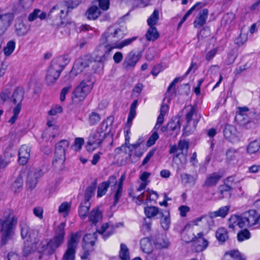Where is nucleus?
Instances as JSON below:
<instances>
[{
	"instance_id": "nucleus-1",
	"label": "nucleus",
	"mask_w": 260,
	"mask_h": 260,
	"mask_svg": "<svg viewBox=\"0 0 260 260\" xmlns=\"http://www.w3.org/2000/svg\"><path fill=\"white\" fill-rule=\"evenodd\" d=\"M124 36L123 31L119 28L115 26L108 27L101 38L100 44L93 54L95 60L98 62L107 61L110 58L111 52L113 49H121L130 45L137 38L133 37L118 42Z\"/></svg>"
},
{
	"instance_id": "nucleus-2",
	"label": "nucleus",
	"mask_w": 260,
	"mask_h": 260,
	"mask_svg": "<svg viewBox=\"0 0 260 260\" xmlns=\"http://www.w3.org/2000/svg\"><path fill=\"white\" fill-rule=\"evenodd\" d=\"M229 227L235 230L239 228H253L260 226V214L255 210H250L241 215H233L229 219Z\"/></svg>"
},
{
	"instance_id": "nucleus-3",
	"label": "nucleus",
	"mask_w": 260,
	"mask_h": 260,
	"mask_svg": "<svg viewBox=\"0 0 260 260\" xmlns=\"http://www.w3.org/2000/svg\"><path fill=\"white\" fill-rule=\"evenodd\" d=\"M17 223V218L14 211L10 209H6L0 218V234L3 245L6 244L12 238Z\"/></svg>"
},
{
	"instance_id": "nucleus-4",
	"label": "nucleus",
	"mask_w": 260,
	"mask_h": 260,
	"mask_svg": "<svg viewBox=\"0 0 260 260\" xmlns=\"http://www.w3.org/2000/svg\"><path fill=\"white\" fill-rule=\"evenodd\" d=\"M65 223H61L57 228L54 237L49 241L44 240L38 247L39 252L47 255H52L56 250L63 243L64 239Z\"/></svg>"
},
{
	"instance_id": "nucleus-5",
	"label": "nucleus",
	"mask_w": 260,
	"mask_h": 260,
	"mask_svg": "<svg viewBox=\"0 0 260 260\" xmlns=\"http://www.w3.org/2000/svg\"><path fill=\"white\" fill-rule=\"evenodd\" d=\"M81 0H69L68 3L61 2L51 9L48 17L54 21V24L60 26L66 22L63 21L67 16L69 8H76L80 3Z\"/></svg>"
},
{
	"instance_id": "nucleus-6",
	"label": "nucleus",
	"mask_w": 260,
	"mask_h": 260,
	"mask_svg": "<svg viewBox=\"0 0 260 260\" xmlns=\"http://www.w3.org/2000/svg\"><path fill=\"white\" fill-rule=\"evenodd\" d=\"M21 235L23 239H26L23 250V255L25 257L38 250L37 245L39 240V234L37 230L32 229L25 224H21Z\"/></svg>"
},
{
	"instance_id": "nucleus-7",
	"label": "nucleus",
	"mask_w": 260,
	"mask_h": 260,
	"mask_svg": "<svg viewBox=\"0 0 260 260\" xmlns=\"http://www.w3.org/2000/svg\"><path fill=\"white\" fill-rule=\"evenodd\" d=\"M113 120L112 117H108L102 122L101 131H96L90 134L87 145L88 150H93L101 145L105 138L106 134L104 132L107 130L108 123L111 124Z\"/></svg>"
},
{
	"instance_id": "nucleus-8",
	"label": "nucleus",
	"mask_w": 260,
	"mask_h": 260,
	"mask_svg": "<svg viewBox=\"0 0 260 260\" xmlns=\"http://www.w3.org/2000/svg\"><path fill=\"white\" fill-rule=\"evenodd\" d=\"M186 109V123L184 128V133L185 135H189L196 130L200 116L197 113L196 107L194 106H189Z\"/></svg>"
},
{
	"instance_id": "nucleus-9",
	"label": "nucleus",
	"mask_w": 260,
	"mask_h": 260,
	"mask_svg": "<svg viewBox=\"0 0 260 260\" xmlns=\"http://www.w3.org/2000/svg\"><path fill=\"white\" fill-rule=\"evenodd\" d=\"M68 140H62L56 144L54 158L53 164L56 167L61 166L66 160V151L69 147Z\"/></svg>"
},
{
	"instance_id": "nucleus-10",
	"label": "nucleus",
	"mask_w": 260,
	"mask_h": 260,
	"mask_svg": "<svg viewBox=\"0 0 260 260\" xmlns=\"http://www.w3.org/2000/svg\"><path fill=\"white\" fill-rule=\"evenodd\" d=\"M94 80L91 79H85L78 86L73 92V98L82 101L91 91L93 88Z\"/></svg>"
},
{
	"instance_id": "nucleus-11",
	"label": "nucleus",
	"mask_w": 260,
	"mask_h": 260,
	"mask_svg": "<svg viewBox=\"0 0 260 260\" xmlns=\"http://www.w3.org/2000/svg\"><path fill=\"white\" fill-rule=\"evenodd\" d=\"M252 114V112H250L248 107H239L235 119L240 125L247 128H251L254 125V123L251 121Z\"/></svg>"
},
{
	"instance_id": "nucleus-12",
	"label": "nucleus",
	"mask_w": 260,
	"mask_h": 260,
	"mask_svg": "<svg viewBox=\"0 0 260 260\" xmlns=\"http://www.w3.org/2000/svg\"><path fill=\"white\" fill-rule=\"evenodd\" d=\"M91 61L88 56H84L77 59L69 74L70 78H74L78 74L81 73L87 67H89Z\"/></svg>"
},
{
	"instance_id": "nucleus-13",
	"label": "nucleus",
	"mask_w": 260,
	"mask_h": 260,
	"mask_svg": "<svg viewBox=\"0 0 260 260\" xmlns=\"http://www.w3.org/2000/svg\"><path fill=\"white\" fill-rule=\"evenodd\" d=\"M62 71L61 67L55 63H52L48 70L46 81L48 85L53 84L57 80Z\"/></svg>"
},
{
	"instance_id": "nucleus-14",
	"label": "nucleus",
	"mask_w": 260,
	"mask_h": 260,
	"mask_svg": "<svg viewBox=\"0 0 260 260\" xmlns=\"http://www.w3.org/2000/svg\"><path fill=\"white\" fill-rule=\"evenodd\" d=\"M117 183L116 177L115 176H111L109 177L106 181L101 183L98 186L97 191V197H102L106 194L109 186L116 188V185Z\"/></svg>"
},
{
	"instance_id": "nucleus-15",
	"label": "nucleus",
	"mask_w": 260,
	"mask_h": 260,
	"mask_svg": "<svg viewBox=\"0 0 260 260\" xmlns=\"http://www.w3.org/2000/svg\"><path fill=\"white\" fill-rule=\"evenodd\" d=\"M141 55L134 51H132L125 57L123 63V67L128 69L134 68L140 59Z\"/></svg>"
},
{
	"instance_id": "nucleus-16",
	"label": "nucleus",
	"mask_w": 260,
	"mask_h": 260,
	"mask_svg": "<svg viewBox=\"0 0 260 260\" xmlns=\"http://www.w3.org/2000/svg\"><path fill=\"white\" fill-rule=\"evenodd\" d=\"M42 175V171L39 169H30L27 175L26 180L27 186L32 189L35 188L38 183V179Z\"/></svg>"
},
{
	"instance_id": "nucleus-17",
	"label": "nucleus",
	"mask_w": 260,
	"mask_h": 260,
	"mask_svg": "<svg viewBox=\"0 0 260 260\" xmlns=\"http://www.w3.org/2000/svg\"><path fill=\"white\" fill-rule=\"evenodd\" d=\"M42 175V171L39 169H30L27 175L26 180L27 186L32 189L35 188L38 183V179Z\"/></svg>"
},
{
	"instance_id": "nucleus-18",
	"label": "nucleus",
	"mask_w": 260,
	"mask_h": 260,
	"mask_svg": "<svg viewBox=\"0 0 260 260\" xmlns=\"http://www.w3.org/2000/svg\"><path fill=\"white\" fill-rule=\"evenodd\" d=\"M195 228L194 224H187L184 226L181 233V238L183 241L188 243L195 239L196 236L194 233Z\"/></svg>"
},
{
	"instance_id": "nucleus-19",
	"label": "nucleus",
	"mask_w": 260,
	"mask_h": 260,
	"mask_svg": "<svg viewBox=\"0 0 260 260\" xmlns=\"http://www.w3.org/2000/svg\"><path fill=\"white\" fill-rule=\"evenodd\" d=\"M193 241H194V249L197 252H201L204 250L208 246V241L204 237L202 232L198 233Z\"/></svg>"
},
{
	"instance_id": "nucleus-20",
	"label": "nucleus",
	"mask_w": 260,
	"mask_h": 260,
	"mask_svg": "<svg viewBox=\"0 0 260 260\" xmlns=\"http://www.w3.org/2000/svg\"><path fill=\"white\" fill-rule=\"evenodd\" d=\"M212 212H211L208 215H203L196 218L192 221V223L196 226L205 224L210 228L213 225V218H216L212 216Z\"/></svg>"
},
{
	"instance_id": "nucleus-21",
	"label": "nucleus",
	"mask_w": 260,
	"mask_h": 260,
	"mask_svg": "<svg viewBox=\"0 0 260 260\" xmlns=\"http://www.w3.org/2000/svg\"><path fill=\"white\" fill-rule=\"evenodd\" d=\"M224 137L230 141L234 143L238 140L236 128L232 125H228L224 130Z\"/></svg>"
},
{
	"instance_id": "nucleus-22",
	"label": "nucleus",
	"mask_w": 260,
	"mask_h": 260,
	"mask_svg": "<svg viewBox=\"0 0 260 260\" xmlns=\"http://www.w3.org/2000/svg\"><path fill=\"white\" fill-rule=\"evenodd\" d=\"M30 149L27 145H22L19 151L18 161L21 165H25L28 161L30 157Z\"/></svg>"
},
{
	"instance_id": "nucleus-23",
	"label": "nucleus",
	"mask_w": 260,
	"mask_h": 260,
	"mask_svg": "<svg viewBox=\"0 0 260 260\" xmlns=\"http://www.w3.org/2000/svg\"><path fill=\"white\" fill-rule=\"evenodd\" d=\"M81 237V233H72L68 239L67 248L76 250Z\"/></svg>"
},
{
	"instance_id": "nucleus-24",
	"label": "nucleus",
	"mask_w": 260,
	"mask_h": 260,
	"mask_svg": "<svg viewBox=\"0 0 260 260\" xmlns=\"http://www.w3.org/2000/svg\"><path fill=\"white\" fill-rule=\"evenodd\" d=\"M208 14V11L206 9L201 10L196 19L194 21L193 24L195 27H200L206 23Z\"/></svg>"
},
{
	"instance_id": "nucleus-25",
	"label": "nucleus",
	"mask_w": 260,
	"mask_h": 260,
	"mask_svg": "<svg viewBox=\"0 0 260 260\" xmlns=\"http://www.w3.org/2000/svg\"><path fill=\"white\" fill-rule=\"evenodd\" d=\"M154 244L157 249L167 248L170 245V242L166 235L158 236L154 241Z\"/></svg>"
},
{
	"instance_id": "nucleus-26",
	"label": "nucleus",
	"mask_w": 260,
	"mask_h": 260,
	"mask_svg": "<svg viewBox=\"0 0 260 260\" xmlns=\"http://www.w3.org/2000/svg\"><path fill=\"white\" fill-rule=\"evenodd\" d=\"M30 28V25L24 22L18 21L15 24V30L18 35L20 36L26 35Z\"/></svg>"
},
{
	"instance_id": "nucleus-27",
	"label": "nucleus",
	"mask_w": 260,
	"mask_h": 260,
	"mask_svg": "<svg viewBox=\"0 0 260 260\" xmlns=\"http://www.w3.org/2000/svg\"><path fill=\"white\" fill-rule=\"evenodd\" d=\"M24 91L22 88L17 87L12 95V101L16 105L21 106V102L23 99Z\"/></svg>"
},
{
	"instance_id": "nucleus-28",
	"label": "nucleus",
	"mask_w": 260,
	"mask_h": 260,
	"mask_svg": "<svg viewBox=\"0 0 260 260\" xmlns=\"http://www.w3.org/2000/svg\"><path fill=\"white\" fill-rule=\"evenodd\" d=\"M96 240V234H87L83 238V249L88 248V247L92 248L94 245Z\"/></svg>"
},
{
	"instance_id": "nucleus-29",
	"label": "nucleus",
	"mask_w": 260,
	"mask_h": 260,
	"mask_svg": "<svg viewBox=\"0 0 260 260\" xmlns=\"http://www.w3.org/2000/svg\"><path fill=\"white\" fill-rule=\"evenodd\" d=\"M88 220L93 224H95L102 219V213L98 208H95L88 214Z\"/></svg>"
},
{
	"instance_id": "nucleus-30",
	"label": "nucleus",
	"mask_w": 260,
	"mask_h": 260,
	"mask_svg": "<svg viewBox=\"0 0 260 260\" xmlns=\"http://www.w3.org/2000/svg\"><path fill=\"white\" fill-rule=\"evenodd\" d=\"M140 247L145 253H150L153 251V245L149 238H144L140 241Z\"/></svg>"
},
{
	"instance_id": "nucleus-31",
	"label": "nucleus",
	"mask_w": 260,
	"mask_h": 260,
	"mask_svg": "<svg viewBox=\"0 0 260 260\" xmlns=\"http://www.w3.org/2000/svg\"><path fill=\"white\" fill-rule=\"evenodd\" d=\"M221 178V176L217 173H213L207 177L204 185L208 187L216 185Z\"/></svg>"
},
{
	"instance_id": "nucleus-32",
	"label": "nucleus",
	"mask_w": 260,
	"mask_h": 260,
	"mask_svg": "<svg viewBox=\"0 0 260 260\" xmlns=\"http://www.w3.org/2000/svg\"><path fill=\"white\" fill-rule=\"evenodd\" d=\"M224 260H245L237 250H232L225 252Z\"/></svg>"
},
{
	"instance_id": "nucleus-33",
	"label": "nucleus",
	"mask_w": 260,
	"mask_h": 260,
	"mask_svg": "<svg viewBox=\"0 0 260 260\" xmlns=\"http://www.w3.org/2000/svg\"><path fill=\"white\" fill-rule=\"evenodd\" d=\"M151 173L147 172H143L140 176V179L142 182L140 183L139 187L137 189V192H141L144 190L146 186L149 184L150 181L148 180L149 177L150 176Z\"/></svg>"
},
{
	"instance_id": "nucleus-34",
	"label": "nucleus",
	"mask_w": 260,
	"mask_h": 260,
	"mask_svg": "<svg viewBox=\"0 0 260 260\" xmlns=\"http://www.w3.org/2000/svg\"><path fill=\"white\" fill-rule=\"evenodd\" d=\"M47 17V14L41 11L39 9H36L34 11L30 13L28 17V20L29 21H34L39 18L40 20H44Z\"/></svg>"
},
{
	"instance_id": "nucleus-35",
	"label": "nucleus",
	"mask_w": 260,
	"mask_h": 260,
	"mask_svg": "<svg viewBox=\"0 0 260 260\" xmlns=\"http://www.w3.org/2000/svg\"><path fill=\"white\" fill-rule=\"evenodd\" d=\"M144 213L146 217L148 218L155 217L158 214H161L158 208L155 206H147L144 208Z\"/></svg>"
},
{
	"instance_id": "nucleus-36",
	"label": "nucleus",
	"mask_w": 260,
	"mask_h": 260,
	"mask_svg": "<svg viewBox=\"0 0 260 260\" xmlns=\"http://www.w3.org/2000/svg\"><path fill=\"white\" fill-rule=\"evenodd\" d=\"M101 14L99 8L95 6L90 7L86 11V15L88 19L95 20Z\"/></svg>"
},
{
	"instance_id": "nucleus-37",
	"label": "nucleus",
	"mask_w": 260,
	"mask_h": 260,
	"mask_svg": "<svg viewBox=\"0 0 260 260\" xmlns=\"http://www.w3.org/2000/svg\"><path fill=\"white\" fill-rule=\"evenodd\" d=\"M160 215H161L160 220V225L164 230H168L171 224L170 213L168 211H165L164 213L161 212Z\"/></svg>"
},
{
	"instance_id": "nucleus-38",
	"label": "nucleus",
	"mask_w": 260,
	"mask_h": 260,
	"mask_svg": "<svg viewBox=\"0 0 260 260\" xmlns=\"http://www.w3.org/2000/svg\"><path fill=\"white\" fill-rule=\"evenodd\" d=\"M13 19L12 15L9 13H5L0 8V23L5 26H9Z\"/></svg>"
},
{
	"instance_id": "nucleus-39",
	"label": "nucleus",
	"mask_w": 260,
	"mask_h": 260,
	"mask_svg": "<svg viewBox=\"0 0 260 260\" xmlns=\"http://www.w3.org/2000/svg\"><path fill=\"white\" fill-rule=\"evenodd\" d=\"M260 149V138L251 142L247 147V152L250 154H254L258 152Z\"/></svg>"
},
{
	"instance_id": "nucleus-40",
	"label": "nucleus",
	"mask_w": 260,
	"mask_h": 260,
	"mask_svg": "<svg viewBox=\"0 0 260 260\" xmlns=\"http://www.w3.org/2000/svg\"><path fill=\"white\" fill-rule=\"evenodd\" d=\"M146 37L148 41H154L159 37V33L155 26H149L146 34Z\"/></svg>"
},
{
	"instance_id": "nucleus-41",
	"label": "nucleus",
	"mask_w": 260,
	"mask_h": 260,
	"mask_svg": "<svg viewBox=\"0 0 260 260\" xmlns=\"http://www.w3.org/2000/svg\"><path fill=\"white\" fill-rule=\"evenodd\" d=\"M216 237L221 243L224 242L229 238L226 230L224 228H218L216 232Z\"/></svg>"
},
{
	"instance_id": "nucleus-42",
	"label": "nucleus",
	"mask_w": 260,
	"mask_h": 260,
	"mask_svg": "<svg viewBox=\"0 0 260 260\" xmlns=\"http://www.w3.org/2000/svg\"><path fill=\"white\" fill-rule=\"evenodd\" d=\"M98 232L100 234L103 235L104 238H107L113 233L114 230L112 225L105 223L102 225L101 229Z\"/></svg>"
},
{
	"instance_id": "nucleus-43",
	"label": "nucleus",
	"mask_w": 260,
	"mask_h": 260,
	"mask_svg": "<svg viewBox=\"0 0 260 260\" xmlns=\"http://www.w3.org/2000/svg\"><path fill=\"white\" fill-rule=\"evenodd\" d=\"M129 194L134 199H136L135 202L138 205H141L144 201H146L144 197H146V191L141 192H137L136 190V191L130 192Z\"/></svg>"
},
{
	"instance_id": "nucleus-44",
	"label": "nucleus",
	"mask_w": 260,
	"mask_h": 260,
	"mask_svg": "<svg viewBox=\"0 0 260 260\" xmlns=\"http://www.w3.org/2000/svg\"><path fill=\"white\" fill-rule=\"evenodd\" d=\"M159 19V11L157 9H155L153 12L147 19V22L149 26H154L155 25L157 24Z\"/></svg>"
},
{
	"instance_id": "nucleus-45",
	"label": "nucleus",
	"mask_w": 260,
	"mask_h": 260,
	"mask_svg": "<svg viewBox=\"0 0 260 260\" xmlns=\"http://www.w3.org/2000/svg\"><path fill=\"white\" fill-rule=\"evenodd\" d=\"M230 206H225L220 207L217 211L212 212V215L213 217H225L230 210Z\"/></svg>"
},
{
	"instance_id": "nucleus-46",
	"label": "nucleus",
	"mask_w": 260,
	"mask_h": 260,
	"mask_svg": "<svg viewBox=\"0 0 260 260\" xmlns=\"http://www.w3.org/2000/svg\"><path fill=\"white\" fill-rule=\"evenodd\" d=\"M204 4L202 3H197L193 7H192L184 15V16L181 19L179 25H181L187 19V18L191 14L194 10H199L202 7H203Z\"/></svg>"
},
{
	"instance_id": "nucleus-47",
	"label": "nucleus",
	"mask_w": 260,
	"mask_h": 260,
	"mask_svg": "<svg viewBox=\"0 0 260 260\" xmlns=\"http://www.w3.org/2000/svg\"><path fill=\"white\" fill-rule=\"evenodd\" d=\"M168 126L169 129L175 132V133L177 134L180 129L179 119L178 118H175L173 119H172L168 123Z\"/></svg>"
},
{
	"instance_id": "nucleus-48",
	"label": "nucleus",
	"mask_w": 260,
	"mask_h": 260,
	"mask_svg": "<svg viewBox=\"0 0 260 260\" xmlns=\"http://www.w3.org/2000/svg\"><path fill=\"white\" fill-rule=\"evenodd\" d=\"M96 188V182L92 183L90 186L87 187L85 192V202H89L90 198L94 194Z\"/></svg>"
},
{
	"instance_id": "nucleus-49",
	"label": "nucleus",
	"mask_w": 260,
	"mask_h": 260,
	"mask_svg": "<svg viewBox=\"0 0 260 260\" xmlns=\"http://www.w3.org/2000/svg\"><path fill=\"white\" fill-rule=\"evenodd\" d=\"M231 189V187L225 184L219 186L218 188L219 196L217 199L221 200L223 199L226 196L229 194Z\"/></svg>"
},
{
	"instance_id": "nucleus-50",
	"label": "nucleus",
	"mask_w": 260,
	"mask_h": 260,
	"mask_svg": "<svg viewBox=\"0 0 260 260\" xmlns=\"http://www.w3.org/2000/svg\"><path fill=\"white\" fill-rule=\"evenodd\" d=\"M71 204L67 202H64L59 206L58 212L63 216L66 217L69 214Z\"/></svg>"
},
{
	"instance_id": "nucleus-51",
	"label": "nucleus",
	"mask_w": 260,
	"mask_h": 260,
	"mask_svg": "<svg viewBox=\"0 0 260 260\" xmlns=\"http://www.w3.org/2000/svg\"><path fill=\"white\" fill-rule=\"evenodd\" d=\"M119 257L122 260H129L130 259L129 250L124 244H121Z\"/></svg>"
},
{
	"instance_id": "nucleus-52",
	"label": "nucleus",
	"mask_w": 260,
	"mask_h": 260,
	"mask_svg": "<svg viewBox=\"0 0 260 260\" xmlns=\"http://www.w3.org/2000/svg\"><path fill=\"white\" fill-rule=\"evenodd\" d=\"M23 186V178L19 175L14 180L12 184V189L15 192H18Z\"/></svg>"
},
{
	"instance_id": "nucleus-53",
	"label": "nucleus",
	"mask_w": 260,
	"mask_h": 260,
	"mask_svg": "<svg viewBox=\"0 0 260 260\" xmlns=\"http://www.w3.org/2000/svg\"><path fill=\"white\" fill-rule=\"evenodd\" d=\"M84 205H81L79 209V216L84 219L86 217L90 208V203L88 202H85Z\"/></svg>"
},
{
	"instance_id": "nucleus-54",
	"label": "nucleus",
	"mask_w": 260,
	"mask_h": 260,
	"mask_svg": "<svg viewBox=\"0 0 260 260\" xmlns=\"http://www.w3.org/2000/svg\"><path fill=\"white\" fill-rule=\"evenodd\" d=\"M12 156V154L8 153H5L4 155L0 156V169H4L8 165Z\"/></svg>"
},
{
	"instance_id": "nucleus-55",
	"label": "nucleus",
	"mask_w": 260,
	"mask_h": 260,
	"mask_svg": "<svg viewBox=\"0 0 260 260\" xmlns=\"http://www.w3.org/2000/svg\"><path fill=\"white\" fill-rule=\"evenodd\" d=\"M15 48V43L13 41H9L6 46L4 48V54L6 56H10L14 51Z\"/></svg>"
},
{
	"instance_id": "nucleus-56",
	"label": "nucleus",
	"mask_w": 260,
	"mask_h": 260,
	"mask_svg": "<svg viewBox=\"0 0 260 260\" xmlns=\"http://www.w3.org/2000/svg\"><path fill=\"white\" fill-rule=\"evenodd\" d=\"M21 106L20 105H16L13 109V116L9 120L8 122L11 124H14L18 118V115L20 112Z\"/></svg>"
},
{
	"instance_id": "nucleus-57",
	"label": "nucleus",
	"mask_w": 260,
	"mask_h": 260,
	"mask_svg": "<svg viewBox=\"0 0 260 260\" xmlns=\"http://www.w3.org/2000/svg\"><path fill=\"white\" fill-rule=\"evenodd\" d=\"M69 58L67 56H61L55 60H54L52 63H55L58 64L59 67H61L62 70L64 67L68 64L70 62Z\"/></svg>"
},
{
	"instance_id": "nucleus-58",
	"label": "nucleus",
	"mask_w": 260,
	"mask_h": 260,
	"mask_svg": "<svg viewBox=\"0 0 260 260\" xmlns=\"http://www.w3.org/2000/svg\"><path fill=\"white\" fill-rule=\"evenodd\" d=\"M189 144L188 142L185 140H180L178 143V150L180 151V152L177 153L176 154V157H178L180 155V154H183L184 151H187L188 149Z\"/></svg>"
},
{
	"instance_id": "nucleus-59",
	"label": "nucleus",
	"mask_w": 260,
	"mask_h": 260,
	"mask_svg": "<svg viewBox=\"0 0 260 260\" xmlns=\"http://www.w3.org/2000/svg\"><path fill=\"white\" fill-rule=\"evenodd\" d=\"M76 250L67 248L65 251L62 260H75Z\"/></svg>"
},
{
	"instance_id": "nucleus-60",
	"label": "nucleus",
	"mask_w": 260,
	"mask_h": 260,
	"mask_svg": "<svg viewBox=\"0 0 260 260\" xmlns=\"http://www.w3.org/2000/svg\"><path fill=\"white\" fill-rule=\"evenodd\" d=\"M250 237V232L246 229L240 231L237 234V239L238 241L240 242L247 240L249 239Z\"/></svg>"
},
{
	"instance_id": "nucleus-61",
	"label": "nucleus",
	"mask_w": 260,
	"mask_h": 260,
	"mask_svg": "<svg viewBox=\"0 0 260 260\" xmlns=\"http://www.w3.org/2000/svg\"><path fill=\"white\" fill-rule=\"evenodd\" d=\"M101 117L100 115L95 112H91L88 117V122L90 125H95L100 120Z\"/></svg>"
},
{
	"instance_id": "nucleus-62",
	"label": "nucleus",
	"mask_w": 260,
	"mask_h": 260,
	"mask_svg": "<svg viewBox=\"0 0 260 260\" xmlns=\"http://www.w3.org/2000/svg\"><path fill=\"white\" fill-rule=\"evenodd\" d=\"M182 182L184 184H193L195 182L194 177L187 174H182L181 175Z\"/></svg>"
},
{
	"instance_id": "nucleus-63",
	"label": "nucleus",
	"mask_w": 260,
	"mask_h": 260,
	"mask_svg": "<svg viewBox=\"0 0 260 260\" xmlns=\"http://www.w3.org/2000/svg\"><path fill=\"white\" fill-rule=\"evenodd\" d=\"M238 155V152L236 149H229L226 153V159L228 161H231L236 159Z\"/></svg>"
},
{
	"instance_id": "nucleus-64",
	"label": "nucleus",
	"mask_w": 260,
	"mask_h": 260,
	"mask_svg": "<svg viewBox=\"0 0 260 260\" xmlns=\"http://www.w3.org/2000/svg\"><path fill=\"white\" fill-rule=\"evenodd\" d=\"M113 188H112V189L115 190V193L114 196V204L116 205L117 204V203L119 201V199L122 196V191H123V187H118L117 186V184L116 185V188L114 187H113Z\"/></svg>"
}]
</instances>
